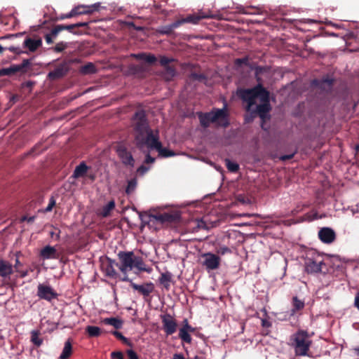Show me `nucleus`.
<instances>
[{"instance_id": "nucleus-39", "label": "nucleus", "mask_w": 359, "mask_h": 359, "mask_svg": "<svg viewBox=\"0 0 359 359\" xmlns=\"http://www.w3.org/2000/svg\"><path fill=\"white\" fill-rule=\"evenodd\" d=\"M67 47V43L61 41V42L57 43L55 45V46L54 48V50L55 52L60 53L62 50H64Z\"/></svg>"}, {"instance_id": "nucleus-22", "label": "nucleus", "mask_w": 359, "mask_h": 359, "mask_svg": "<svg viewBox=\"0 0 359 359\" xmlns=\"http://www.w3.org/2000/svg\"><path fill=\"white\" fill-rule=\"evenodd\" d=\"M322 262L319 261H313L309 260L306 263V269L308 272L310 273H318L320 272L322 269L321 268Z\"/></svg>"}, {"instance_id": "nucleus-27", "label": "nucleus", "mask_w": 359, "mask_h": 359, "mask_svg": "<svg viewBox=\"0 0 359 359\" xmlns=\"http://www.w3.org/2000/svg\"><path fill=\"white\" fill-rule=\"evenodd\" d=\"M176 75V70L174 67L171 66H166L164 67V72L163 73V76L167 81L172 80Z\"/></svg>"}, {"instance_id": "nucleus-5", "label": "nucleus", "mask_w": 359, "mask_h": 359, "mask_svg": "<svg viewBox=\"0 0 359 359\" xmlns=\"http://www.w3.org/2000/svg\"><path fill=\"white\" fill-rule=\"evenodd\" d=\"M291 341L296 355H307L312 343L307 332L304 330L297 331L292 336Z\"/></svg>"}, {"instance_id": "nucleus-38", "label": "nucleus", "mask_w": 359, "mask_h": 359, "mask_svg": "<svg viewBox=\"0 0 359 359\" xmlns=\"http://www.w3.org/2000/svg\"><path fill=\"white\" fill-rule=\"evenodd\" d=\"M112 334L116 337L118 338V339L121 340L124 344H126L129 346L131 345V344L130 343V341H128V339L125 337L121 332H118V331H114L112 332Z\"/></svg>"}, {"instance_id": "nucleus-50", "label": "nucleus", "mask_w": 359, "mask_h": 359, "mask_svg": "<svg viewBox=\"0 0 359 359\" xmlns=\"http://www.w3.org/2000/svg\"><path fill=\"white\" fill-rule=\"evenodd\" d=\"M34 219H35L34 216L29 217H27V216H23L21 218V221L22 222L27 221V222L31 223V222H33L34 221Z\"/></svg>"}, {"instance_id": "nucleus-31", "label": "nucleus", "mask_w": 359, "mask_h": 359, "mask_svg": "<svg viewBox=\"0 0 359 359\" xmlns=\"http://www.w3.org/2000/svg\"><path fill=\"white\" fill-rule=\"evenodd\" d=\"M80 72L83 74H91L96 72V68L92 62H88L81 67Z\"/></svg>"}, {"instance_id": "nucleus-9", "label": "nucleus", "mask_w": 359, "mask_h": 359, "mask_svg": "<svg viewBox=\"0 0 359 359\" xmlns=\"http://www.w3.org/2000/svg\"><path fill=\"white\" fill-rule=\"evenodd\" d=\"M116 153L118 157L121 158L122 163L128 166L133 167L135 164V160L130 151L127 150L123 144H118L116 147Z\"/></svg>"}, {"instance_id": "nucleus-61", "label": "nucleus", "mask_w": 359, "mask_h": 359, "mask_svg": "<svg viewBox=\"0 0 359 359\" xmlns=\"http://www.w3.org/2000/svg\"><path fill=\"white\" fill-rule=\"evenodd\" d=\"M355 351H356L358 355H359V346L358 348H355Z\"/></svg>"}, {"instance_id": "nucleus-17", "label": "nucleus", "mask_w": 359, "mask_h": 359, "mask_svg": "<svg viewBox=\"0 0 359 359\" xmlns=\"http://www.w3.org/2000/svg\"><path fill=\"white\" fill-rule=\"evenodd\" d=\"M100 6L99 3L92 4L90 6H79L74 7L72 11H74L75 15L81 14L91 13L95 11H97Z\"/></svg>"}, {"instance_id": "nucleus-36", "label": "nucleus", "mask_w": 359, "mask_h": 359, "mask_svg": "<svg viewBox=\"0 0 359 359\" xmlns=\"http://www.w3.org/2000/svg\"><path fill=\"white\" fill-rule=\"evenodd\" d=\"M241 12L246 15H257L260 13L258 8L255 9L251 8H242Z\"/></svg>"}, {"instance_id": "nucleus-21", "label": "nucleus", "mask_w": 359, "mask_h": 359, "mask_svg": "<svg viewBox=\"0 0 359 359\" xmlns=\"http://www.w3.org/2000/svg\"><path fill=\"white\" fill-rule=\"evenodd\" d=\"M72 341L69 339L65 342L64 347L59 356V359H69L72 355Z\"/></svg>"}, {"instance_id": "nucleus-49", "label": "nucleus", "mask_w": 359, "mask_h": 359, "mask_svg": "<svg viewBox=\"0 0 359 359\" xmlns=\"http://www.w3.org/2000/svg\"><path fill=\"white\" fill-rule=\"evenodd\" d=\"M262 326L263 327H266V328L270 327L271 326V323L266 318H262Z\"/></svg>"}, {"instance_id": "nucleus-15", "label": "nucleus", "mask_w": 359, "mask_h": 359, "mask_svg": "<svg viewBox=\"0 0 359 359\" xmlns=\"http://www.w3.org/2000/svg\"><path fill=\"white\" fill-rule=\"evenodd\" d=\"M130 283L131 287L135 290L138 291L144 297L149 296L154 290V285L152 283H147L142 285H137L133 283L130 279L128 281Z\"/></svg>"}, {"instance_id": "nucleus-44", "label": "nucleus", "mask_w": 359, "mask_h": 359, "mask_svg": "<svg viewBox=\"0 0 359 359\" xmlns=\"http://www.w3.org/2000/svg\"><path fill=\"white\" fill-rule=\"evenodd\" d=\"M112 359H124L123 355L121 351H114L111 353Z\"/></svg>"}, {"instance_id": "nucleus-23", "label": "nucleus", "mask_w": 359, "mask_h": 359, "mask_svg": "<svg viewBox=\"0 0 359 359\" xmlns=\"http://www.w3.org/2000/svg\"><path fill=\"white\" fill-rule=\"evenodd\" d=\"M172 280V274L170 272H165L161 273L159 278V282L164 286L166 290L170 287V283Z\"/></svg>"}, {"instance_id": "nucleus-12", "label": "nucleus", "mask_w": 359, "mask_h": 359, "mask_svg": "<svg viewBox=\"0 0 359 359\" xmlns=\"http://www.w3.org/2000/svg\"><path fill=\"white\" fill-rule=\"evenodd\" d=\"M318 238L323 243L330 244L334 241L336 233L332 229L323 227L318 231Z\"/></svg>"}, {"instance_id": "nucleus-46", "label": "nucleus", "mask_w": 359, "mask_h": 359, "mask_svg": "<svg viewBox=\"0 0 359 359\" xmlns=\"http://www.w3.org/2000/svg\"><path fill=\"white\" fill-rule=\"evenodd\" d=\"M248 62V57L238 58L235 60V63L237 65H241L242 64H247Z\"/></svg>"}, {"instance_id": "nucleus-37", "label": "nucleus", "mask_w": 359, "mask_h": 359, "mask_svg": "<svg viewBox=\"0 0 359 359\" xmlns=\"http://www.w3.org/2000/svg\"><path fill=\"white\" fill-rule=\"evenodd\" d=\"M173 61H174V59L172 57L161 56L160 57L159 62L162 67H165L166 66H169V63H170L171 62H173Z\"/></svg>"}, {"instance_id": "nucleus-4", "label": "nucleus", "mask_w": 359, "mask_h": 359, "mask_svg": "<svg viewBox=\"0 0 359 359\" xmlns=\"http://www.w3.org/2000/svg\"><path fill=\"white\" fill-rule=\"evenodd\" d=\"M201 125L208 128L210 123H215L217 126L226 128L229 126L228 116L226 106L222 109H214L210 112L198 114Z\"/></svg>"}, {"instance_id": "nucleus-55", "label": "nucleus", "mask_w": 359, "mask_h": 359, "mask_svg": "<svg viewBox=\"0 0 359 359\" xmlns=\"http://www.w3.org/2000/svg\"><path fill=\"white\" fill-rule=\"evenodd\" d=\"M75 16V12L74 11H71L69 13L65 14V15L62 16L61 18L62 19H65V18H72Z\"/></svg>"}, {"instance_id": "nucleus-60", "label": "nucleus", "mask_w": 359, "mask_h": 359, "mask_svg": "<svg viewBox=\"0 0 359 359\" xmlns=\"http://www.w3.org/2000/svg\"><path fill=\"white\" fill-rule=\"evenodd\" d=\"M18 273L20 274V276L22 278H24V277H25V276H27L28 275L27 271H21L20 269V272H18Z\"/></svg>"}, {"instance_id": "nucleus-18", "label": "nucleus", "mask_w": 359, "mask_h": 359, "mask_svg": "<svg viewBox=\"0 0 359 359\" xmlns=\"http://www.w3.org/2000/svg\"><path fill=\"white\" fill-rule=\"evenodd\" d=\"M40 256L43 259H54L57 257V250L55 247L46 245L41 249Z\"/></svg>"}, {"instance_id": "nucleus-51", "label": "nucleus", "mask_w": 359, "mask_h": 359, "mask_svg": "<svg viewBox=\"0 0 359 359\" xmlns=\"http://www.w3.org/2000/svg\"><path fill=\"white\" fill-rule=\"evenodd\" d=\"M131 56L137 60H144V57H145V53L132 54Z\"/></svg>"}, {"instance_id": "nucleus-52", "label": "nucleus", "mask_w": 359, "mask_h": 359, "mask_svg": "<svg viewBox=\"0 0 359 359\" xmlns=\"http://www.w3.org/2000/svg\"><path fill=\"white\" fill-rule=\"evenodd\" d=\"M155 161V158L151 157L149 154L146 155L144 162L146 163H153Z\"/></svg>"}, {"instance_id": "nucleus-40", "label": "nucleus", "mask_w": 359, "mask_h": 359, "mask_svg": "<svg viewBox=\"0 0 359 359\" xmlns=\"http://www.w3.org/2000/svg\"><path fill=\"white\" fill-rule=\"evenodd\" d=\"M319 217H318V215L316 212H311L306 213L304 215V220H307V221H313V220L317 219Z\"/></svg>"}, {"instance_id": "nucleus-56", "label": "nucleus", "mask_w": 359, "mask_h": 359, "mask_svg": "<svg viewBox=\"0 0 359 359\" xmlns=\"http://www.w3.org/2000/svg\"><path fill=\"white\" fill-rule=\"evenodd\" d=\"M8 50L13 53H20L21 52L19 50V48H17V47H15V46H11L8 48Z\"/></svg>"}, {"instance_id": "nucleus-8", "label": "nucleus", "mask_w": 359, "mask_h": 359, "mask_svg": "<svg viewBox=\"0 0 359 359\" xmlns=\"http://www.w3.org/2000/svg\"><path fill=\"white\" fill-rule=\"evenodd\" d=\"M163 327L167 335H171L177 331V324L176 320L169 313L161 316Z\"/></svg>"}, {"instance_id": "nucleus-33", "label": "nucleus", "mask_w": 359, "mask_h": 359, "mask_svg": "<svg viewBox=\"0 0 359 359\" xmlns=\"http://www.w3.org/2000/svg\"><path fill=\"white\" fill-rule=\"evenodd\" d=\"M226 165L227 169L232 172H236L239 169V165L237 163L226 159Z\"/></svg>"}, {"instance_id": "nucleus-14", "label": "nucleus", "mask_w": 359, "mask_h": 359, "mask_svg": "<svg viewBox=\"0 0 359 359\" xmlns=\"http://www.w3.org/2000/svg\"><path fill=\"white\" fill-rule=\"evenodd\" d=\"M88 25V22H81L71 24V25H57L52 29V34L54 36H56L58 34V33L62 30H68L69 32L75 34V32H74V28L87 27Z\"/></svg>"}, {"instance_id": "nucleus-59", "label": "nucleus", "mask_w": 359, "mask_h": 359, "mask_svg": "<svg viewBox=\"0 0 359 359\" xmlns=\"http://www.w3.org/2000/svg\"><path fill=\"white\" fill-rule=\"evenodd\" d=\"M173 359H186L184 356L181 353H175L173 355Z\"/></svg>"}, {"instance_id": "nucleus-64", "label": "nucleus", "mask_w": 359, "mask_h": 359, "mask_svg": "<svg viewBox=\"0 0 359 359\" xmlns=\"http://www.w3.org/2000/svg\"><path fill=\"white\" fill-rule=\"evenodd\" d=\"M50 236H51V237H53V236H54V235H55V233H54V232H50Z\"/></svg>"}, {"instance_id": "nucleus-43", "label": "nucleus", "mask_w": 359, "mask_h": 359, "mask_svg": "<svg viewBox=\"0 0 359 359\" xmlns=\"http://www.w3.org/2000/svg\"><path fill=\"white\" fill-rule=\"evenodd\" d=\"M217 252L219 255H224L225 254L231 252V250L228 247H226V246H222V247H220L217 250Z\"/></svg>"}, {"instance_id": "nucleus-25", "label": "nucleus", "mask_w": 359, "mask_h": 359, "mask_svg": "<svg viewBox=\"0 0 359 359\" xmlns=\"http://www.w3.org/2000/svg\"><path fill=\"white\" fill-rule=\"evenodd\" d=\"M66 73L63 66L58 67L48 73V77L52 79L60 78Z\"/></svg>"}, {"instance_id": "nucleus-32", "label": "nucleus", "mask_w": 359, "mask_h": 359, "mask_svg": "<svg viewBox=\"0 0 359 359\" xmlns=\"http://www.w3.org/2000/svg\"><path fill=\"white\" fill-rule=\"evenodd\" d=\"M293 309L292 313H295L297 311L302 310L304 307V302L299 299L297 297H294L292 299Z\"/></svg>"}, {"instance_id": "nucleus-47", "label": "nucleus", "mask_w": 359, "mask_h": 359, "mask_svg": "<svg viewBox=\"0 0 359 359\" xmlns=\"http://www.w3.org/2000/svg\"><path fill=\"white\" fill-rule=\"evenodd\" d=\"M149 168H147L144 165H141L137 169V172L142 175H144L148 170Z\"/></svg>"}, {"instance_id": "nucleus-26", "label": "nucleus", "mask_w": 359, "mask_h": 359, "mask_svg": "<svg viewBox=\"0 0 359 359\" xmlns=\"http://www.w3.org/2000/svg\"><path fill=\"white\" fill-rule=\"evenodd\" d=\"M115 208L114 201H110L107 205L102 207L100 212V215L103 217H107L110 215L111 210Z\"/></svg>"}, {"instance_id": "nucleus-62", "label": "nucleus", "mask_w": 359, "mask_h": 359, "mask_svg": "<svg viewBox=\"0 0 359 359\" xmlns=\"http://www.w3.org/2000/svg\"><path fill=\"white\" fill-rule=\"evenodd\" d=\"M4 48L1 46V45L0 44V53L4 50Z\"/></svg>"}, {"instance_id": "nucleus-41", "label": "nucleus", "mask_w": 359, "mask_h": 359, "mask_svg": "<svg viewBox=\"0 0 359 359\" xmlns=\"http://www.w3.org/2000/svg\"><path fill=\"white\" fill-rule=\"evenodd\" d=\"M144 61H145L146 62H147L149 64H151L156 61V57H155V55H154L152 54H146L145 53V57H144Z\"/></svg>"}, {"instance_id": "nucleus-7", "label": "nucleus", "mask_w": 359, "mask_h": 359, "mask_svg": "<svg viewBox=\"0 0 359 359\" xmlns=\"http://www.w3.org/2000/svg\"><path fill=\"white\" fill-rule=\"evenodd\" d=\"M202 257L203 258V265L208 271L215 270L219 267L221 259L219 256L206 252L202 255Z\"/></svg>"}, {"instance_id": "nucleus-34", "label": "nucleus", "mask_w": 359, "mask_h": 359, "mask_svg": "<svg viewBox=\"0 0 359 359\" xmlns=\"http://www.w3.org/2000/svg\"><path fill=\"white\" fill-rule=\"evenodd\" d=\"M137 187V180L135 179H132L128 182V185L126 189V192L128 194H130L133 193Z\"/></svg>"}, {"instance_id": "nucleus-54", "label": "nucleus", "mask_w": 359, "mask_h": 359, "mask_svg": "<svg viewBox=\"0 0 359 359\" xmlns=\"http://www.w3.org/2000/svg\"><path fill=\"white\" fill-rule=\"evenodd\" d=\"M21 265H22L21 262L19 261V259L18 258H16L15 263L13 266L15 268V271L20 272V266Z\"/></svg>"}, {"instance_id": "nucleus-58", "label": "nucleus", "mask_w": 359, "mask_h": 359, "mask_svg": "<svg viewBox=\"0 0 359 359\" xmlns=\"http://www.w3.org/2000/svg\"><path fill=\"white\" fill-rule=\"evenodd\" d=\"M354 305L358 309H359V292L355 295Z\"/></svg>"}, {"instance_id": "nucleus-16", "label": "nucleus", "mask_w": 359, "mask_h": 359, "mask_svg": "<svg viewBox=\"0 0 359 359\" xmlns=\"http://www.w3.org/2000/svg\"><path fill=\"white\" fill-rule=\"evenodd\" d=\"M115 265L118 267V263L111 259H108L107 263L102 265V271L106 276L111 278H116L118 277V273L114 269Z\"/></svg>"}, {"instance_id": "nucleus-13", "label": "nucleus", "mask_w": 359, "mask_h": 359, "mask_svg": "<svg viewBox=\"0 0 359 359\" xmlns=\"http://www.w3.org/2000/svg\"><path fill=\"white\" fill-rule=\"evenodd\" d=\"M37 294L41 299L48 301L55 298L57 293L52 289L50 286L39 284L38 285Z\"/></svg>"}, {"instance_id": "nucleus-28", "label": "nucleus", "mask_w": 359, "mask_h": 359, "mask_svg": "<svg viewBox=\"0 0 359 359\" xmlns=\"http://www.w3.org/2000/svg\"><path fill=\"white\" fill-rule=\"evenodd\" d=\"M103 322L107 324L113 326L116 329H119L123 325V322L117 318H104Z\"/></svg>"}, {"instance_id": "nucleus-53", "label": "nucleus", "mask_w": 359, "mask_h": 359, "mask_svg": "<svg viewBox=\"0 0 359 359\" xmlns=\"http://www.w3.org/2000/svg\"><path fill=\"white\" fill-rule=\"evenodd\" d=\"M191 78H193L195 80H201L204 78L203 74H198L196 73H193L191 74Z\"/></svg>"}, {"instance_id": "nucleus-24", "label": "nucleus", "mask_w": 359, "mask_h": 359, "mask_svg": "<svg viewBox=\"0 0 359 359\" xmlns=\"http://www.w3.org/2000/svg\"><path fill=\"white\" fill-rule=\"evenodd\" d=\"M88 171V166L85 163H81L79 165H77L74 171L73 177L79 178L83 177Z\"/></svg>"}, {"instance_id": "nucleus-11", "label": "nucleus", "mask_w": 359, "mask_h": 359, "mask_svg": "<svg viewBox=\"0 0 359 359\" xmlns=\"http://www.w3.org/2000/svg\"><path fill=\"white\" fill-rule=\"evenodd\" d=\"M29 65L30 62L29 60H24L20 65H13L9 67L3 68L0 69V76L11 75L16 72H21L25 68L27 67Z\"/></svg>"}, {"instance_id": "nucleus-35", "label": "nucleus", "mask_w": 359, "mask_h": 359, "mask_svg": "<svg viewBox=\"0 0 359 359\" xmlns=\"http://www.w3.org/2000/svg\"><path fill=\"white\" fill-rule=\"evenodd\" d=\"M314 83H316L318 85H319L321 88H323L324 89H328L330 90L332 87V79H325L320 81V83H319V81L318 80H315Z\"/></svg>"}, {"instance_id": "nucleus-45", "label": "nucleus", "mask_w": 359, "mask_h": 359, "mask_svg": "<svg viewBox=\"0 0 359 359\" xmlns=\"http://www.w3.org/2000/svg\"><path fill=\"white\" fill-rule=\"evenodd\" d=\"M127 355L129 359H139L137 353L132 349L127 351Z\"/></svg>"}, {"instance_id": "nucleus-30", "label": "nucleus", "mask_w": 359, "mask_h": 359, "mask_svg": "<svg viewBox=\"0 0 359 359\" xmlns=\"http://www.w3.org/2000/svg\"><path fill=\"white\" fill-rule=\"evenodd\" d=\"M40 332L37 330L31 332V341L36 346H40L43 344V339L39 337Z\"/></svg>"}, {"instance_id": "nucleus-3", "label": "nucleus", "mask_w": 359, "mask_h": 359, "mask_svg": "<svg viewBox=\"0 0 359 359\" xmlns=\"http://www.w3.org/2000/svg\"><path fill=\"white\" fill-rule=\"evenodd\" d=\"M117 256L119 260L118 269L125 275L121 278L122 281L130 280L127 273L133 269H136L138 272L150 273L151 271V269L147 266L142 257L136 256L133 251H120Z\"/></svg>"}, {"instance_id": "nucleus-20", "label": "nucleus", "mask_w": 359, "mask_h": 359, "mask_svg": "<svg viewBox=\"0 0 359 359\" xmlns=\"http://www.w3.org/2000/svg\"><path fill=\"white\" fill-rule=\"evenodd\" d=\"M24 46L27 48L29 51L34 52L42 45V41L41 39H33L31 38H27L24 41Z\"/></svg>"}, {"instance_id": "nucleus-48", "label": "nucleus", "mask_w": 359, "mask_h": 359, "mask_svg": "<svg viewBox=\"0 0 359 359\" xmlns=\"http://www.w3.org/2000/svg\"><path fill=\"white\" fill-rule=\"evenodd\" d=\"M53 37H55V36L52 34V32L50 34H46L45 40H46V43L48 44L52 43H53Z\"/></svg>"}, {"instance_id": "nucleus-29", "label": "nucleus", "mask_w": 359, "mask_h": 359, "mask_svg": "<svg viewBox=\"0 0 359 359\" xmlns=\"http://www.w3.org/2000/svg\"><path fill=\"white\" fill-rule=\"evenodd\" d=\"M86 332L90 337H95L100 335L101 329L97 326L88 325L86 328Z\"/></svg>"}, {"instance_id": "nucleus-57", "label": "nucleus", "mask_w": 359, "mask_h": 359, "mask_svg": "<svg viewBox=\"0 0 359 359\" xmlns=\"http://www.w3.org/2000/svg\"><path fill=\"white\" fill-rule=\"evenodd\" d=\"M294 156V154H290V155H283L280 156V159L282 161L289 160L292 158Z\"/></svg>"}, {"instance_id": "nucleus-42", "label": "nucleus", "mask_w": 359, "mask_h": 359, "mask_svg": "<svg viewBox=\"0 0 359 359\" xmlns=\"http://www.w3.org/2000/svg\"><path fill=\"white\" fill-rule=\"evenodd\" d=\"M55 205V200L54 197H51L49 200V203L45 209V212H50L53 208Z\"/></svg>"}, {"instance_id": "nucleus-19", "label": "nucleus", "mask_w": 359, "mask_h": 359, "mask_svg": "<svg viewBox=\"0 0 359 359\" xmlns=\"http://www.w3.org/2000/svg\"><path fill=\"white\" fill-rule=\"evenodd\" d=\"M13 272V266L7 261L0 260V277L8 278Z\"/></svg>"}, {"instance_id": "nucleus-6", "label": "nucleus", "mask_w": 359, "mask_h": 359, "mask_svg": "<svg viewBox=\"0 0 359 359\" xmlns=\"http://www.w3.org/2000/svg\"><path fill=\"white\" fill-rule=\"evenodd\" d=\"M207 18L206 15H189L186 18L183 19L180 21H176L172 24H170L168 26L164 27L163 29L161 30V32L163 34H169L174 29L178 27L183 22H191L193 24H197L199 20L202 18Z\"/></svg>"}, {"instance_id": "nucleus-10", "label": "nucleus", "mask_w": 359, "mask_h": 359, "mask_svg": "<svg viewBox=\"0 0 359 359\" xmlns=\"http://www.w3.org/2000/svg\"><path fill=\"white\" fill-rule=\"evenodd\" d=\"M195 328L189 324L187 319H184L183 321V326L179 330V337L187 344L191 342L192 338L190 333L194 332Z\"/></svg>"}, {"instance_id": "nucleus-2", "label": "nucleus", "mask_w": 359, "mask_h": 359, "mask_svg": "<svg viewBox=\"0 0 359 359\" xmlns=\"http://www.w3.org/2000/svg\"><path fill=\"white\" fill-rule=\"evenodd\" d=\"M238 94L247 103L248 111H252L254 116L258 114L262 121L269 118L271 110L269 94L261 84L250 89L240 90Z\"/></svg>"}, {"instance_id": "nucleus-1", "label": "nucleus", "mask_w": 359, "mask_h": 359, "mask_svg": "<svg viewBox=\"0 0 359 359\" xmlns=\"http://www.w3.org/2000/svg\"><path fill=\"white\" fill-rule=\"evenodd\" d=\"M133 126L135 132V143L140 149L147 146L148 151L155 149L161 157L168 158L175 155L174 151L163 148L159 140L158 130H151L144 111L140 110L135 113L133 117Z\"/></svg>"}, {"instance_id": "nucleus-63", "label": "nucleus", "mask_w": 359, "mask_h": 359, "mask_svg": "<svg viewBox=\"0 0 359 359\" xmlns=\"http://www.w3.org/2000/svg\"><path fill=\"white\" fill-rule=\"evenodd\" d=\"M162 219H164L167 217V215H161Z\"/></svg>"}]
</instances>
